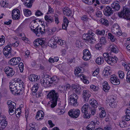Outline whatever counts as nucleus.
Instances as JSON below:
<instances>
[{"instance_id":"13","label":"nucleus","mask_w":130,"mask_h":130,"mask_svg":"<svg viewBox=\"0 0 130 130\" xmlns=\"http://www.w3.org/2000/svg\"><path fill=\"white\" fill-rule=\"evenodd\" d=\"M20 11L18 9L15 8L13 10L12 13V17L13 19H19L20 18Z\"/></svg>"},{"instance_id":"47","label":"nucleus","mask_w":130,"mask_h":130,"mask_svg":"<svg viewBox=\"0 0 130 130\" xmlns=\"http://www.w3.org/2000/svg\"><path fill=\"white\" fill-rule=\"evenodd\" d=\"M3 53L5 57L8 58L7 57L8 56V45L6 46L4 48Z\"/></svg>"},{"instance_id":"27","label":"nucleus","mask_w":130,"mask_h":130,"mask_svg":"<svg viewBox=\"0 0 130 130\" xmlns=\"http://www.w3.org/2000/svg\"><path fill=\"white\" fill-rule=\"evenodd\" d=\"M108 49L109 50H110L115 53H117L119 51L116 45L113 44L109 45L108 47Z\"/></svg>"},{"instance_id":"51","label":"nucleus","mask_w":130,"mask_h":130,"mask_svg":"<svg viewBox=\"0 0 130 130\" xmlns=\"http://www.w3.org/2000/svg\"><path fill=\"white\" fill-rule=\"evenodd\" d=\"M119 28V25L117 24H114L113 25L111 31L113 32Z\"/></svg>"},{"instance_id":"16","label":"nucleus","mask_w":130,"mask_h":130,"mask_svg":"<svg viewBox=\"0 0 130 130\" xmlns=\"http://www.w3.org/2000/svg\"><path fill=\"white\" fill-rule=\"evenodd\" d=\"M115 98L113 96L108 97L106 99V102L111 107H115L116 105V103L115 102Z\"/></svg>"},{"instance_id":"42","label":"nucleus","mask_w":130,"mask_h":130,"mask_svg":"<svg viewBox=\"0 0 130 130\" xmlns=\"http://www.w3.org/2000/svg\"><path fill=\"white\" fill-rule=\"evenodd\" d=\"M49 77L50 78V82H51V84L54 82L55 83H57L59 81V79L56 76H53L52 77H51L50 76H49Z\"/></svg>"},{"instance_id":"48","label":"nucleus","mask_w":130,"mask_h":130,"mask_svg":"<svg viewBox=\"0 0 130 130\" xmlns=\"http://www.w3.org/2000/svg\"><path fill=\"white\" fill-rule=\"evenodd\" d=\"M27 130H36V128L35 127L34 124L32 123H30L28 126H27Z\"/></svg>"},{"instance_id":"37","label":"nucleus","mask_w":130,"mask_h":130,"mask_svg":"<svg viewBox=\"0 0 130 130\" xmlns=\"http://www.w3.org/2000/svg\"><path fill=\"white\" fill-rule=\"evenodd\" d=\"M24 15L26 17H29L31 14V11L28 9H25L23 10Z\"/></svg>"},{"instance_id":"38","label":"nucleus","mask_w":130,"mask_h":130,"mask_svg":"<svg viewBox=\"0 0 130 130\" xmlns=\"http://www.w3.org/2000/svg\"><path fill=\"white\" fill-rule=\"evenodd\" d=\"M63 13L64 14L68 16L71 15L72 13V11L68 8H64L63 10Z\"/></svg>"},{"instance_id":"34","label":"nucleus","mask_w":130,"mask_h":130,"mask_svg":"<svg viewBox=\"0 0 130 130\" xmlns=\"http://www.w3.org/2000/svg\"><path fill=\"white\" fill-rule=\"evenodd\" d=\"M33 3V0H25L24 5L28 8H30L32 7Z\"/></svg>"},{"instance_id":"64","label":"nucleus","mask_w":130,"mask_h":130,"mask_svg":"<svg viewBox=\"0 0 130 130\" xmlns=\"http://www.w3.org/2000/svg\"><path fill=\"white\" fill-rule=\"evenodd\" d=\"M100 42L101 44H104L106 43L107 41L104 37H102L100 39Z\"/></svg>"},{"instance_id":"36","label":"nucleus","mask_w":130,"mask_h":130,"mask_svg":"<svg viewBox=\"0 0 130 130\" xmlns=\"http://www.w3.org/2000/svg\"><path fill=\"white\" fill-rule=\"evenodd\" d=\"M95 61L97 64L98 65H101L103 63L104 59L103 57H99L96 59Z\"/></svg>"},{"instance_id":"52","label":"nucleus","mask_w":130,"mask_h":130,"mask_svg":"<svg viewBox=\"0 0 130 130\" xmlns=\"http://www.w3.org/2000/svg\"><path fill=\"white\" fill-rule=\"evenodd\" d=\"M102 14L101 11L99 9H98L96 10V11L95 13V16L98 18H101L102 16Z\"/></svg>"},{"instance_id":"8","label":"nucleus","mask_w":130,"mask_h":130,"mask_svg":"<svg viewBox=\"0 0 130 130\" xmlns=\"http://www.w3.org/2000/svg\"><path fill=\"white\" fill-rule=\"evenodd\" d=\"M80 114V110L78 109H71L68 113L70 117L75 118H78Z\"/></svg>"},{"instance_id":"14","label":"nucleus","mask_w":130,"mask_h":130,"mask_svg":"<svg viewBox=\"0 0 130 130\" xmlns=\"http://www.w3.org/2000/svg\"><path fill=\"white\" fill-rule=\"evenodd\" d=\"M81 86L77 84H74L72 85L71 88L72 90L75 91V93L80 94L81 91Z\"/></svg>"},{"instance_id":"19","label":"nucleus","mask_w":130,"mask_h":130,"mask_svg":"<svg viewBox=\"0 0 130 130\" xmlns=\"http://www.w3.org/2000/svg\"><path fill=\"white\" fill-rule=\"evenodd\" d=\"M21 60V58L19 57H14L9 61V64L11 65L16 66L19 63Z\"/></svg>"},{"instance_id":"29","label":"nucleus","mask_w":130,"mask_h":130,"mask_svg":"<svg viewBox=\"0 0 130 130\" xmlns=\"http://www.w3.org/2000/svg\"><path fill=\"white\" fill-rule=\"evenodd\" d=\"M94 34L91 31H89L87 34H84L83 35V38L85 39L88 40L89 38L90 37V36L93 37L95 36Z\"/></svg>"},{"instance_id":"50","label":"nucleus","mask_w":130,"mask_h":130,"mask_svg":"<svg viewBox=\"0 0 130 130\" xmlns=\"http://www.w3.org/2000/svg\"><path fill=\"white\" fill-rule=\"evenodd\" d=\"M108 38L110 39V41L112 42H114L116 40L115 38L113 35L111 33H109L108 34Z\"/></svg>"},{"instance_id":"32","label":"nucleus","mask_w":130,"mask_h":130,"mask_svg":"<svg viewBox=\"0 0 130 130\" xmlns=\"http://www.w3.org/2000/svg\"><path fill=\"white\" fill-rule=\"evenodd\" d=\"M81 70L79 68H77L74 70V73L75 76L78 77L82 76V74L81 73Z\"/></svg>"},{"instance_id":"7","label":"nucleus","mask_w":130,"mask_h":130,"mask_svg":"<svg viewBox=\"0 0 130 130\" xmlns=\"http://www.w3.org/2000/svg\"><path fill=\"white\" fill-rule=\"evenodd\" d=\"M78 96L75 94H71L69 97V102L71 105L76 106L77 105V100Z\"/></svg>"},{"instance_id":"25","label":"nucleus","mask_w":130,"mask_h":130,"mask_svg":"<svg viewBox=\"0 0 130 130\" xmlns=\"http://www.w3.org/2000/svg\"><path fill=\"white\" fill-rule=\"evenodd\" d=\"M103 90L105 92H108L110 89V87L107 81L104 82L102 84Z\"/></svg>"},{"instance_id":"24","label":"nucleus","mask_w":130,"mask_h":130,"mask_svg":"<svg viewBox=\"0 0 130 130\" xmlns=\"http://www.w3.org/2000/svg\"><path fill=\"white\" fill-rule=\"evenodd\" d=\"M44 116L43 112L41 110H39L37 112L35 118L37 120L40 121L43 119Z\"/></svg>"},{"instance_id":"39","label":"nucleus","mask_w":130,"mask_h":130,"mask_svg":"<svg viewBox=\"0 0 130 130\" xmlns=\"http://www.w3.org/2000/svg\"><path fill=\"white\" fill-rule=\"evenodd\" d=\"M124 45L126 46L127 50H130V37L127 38L125 41Z\"/></svg>"},{"instance_id":"5","label":"nucleus","mask_w":130,"mask_h":130,"mask_svg":"<svg viewBox=\"0 0 130 130\" xmlns=\"http://www.w3.org/2000/svg\"><path fill=\"white\" fill-rule=\"evenodd\" d=\"M47 38H40L35 39L34 42V46L38 47L39 46H41L45 44H46Z\"/></svg>"},{"instance_id":"31","label":"nucleus","mask_w":130,"mask_h":130,"mask_svg":"<svg viewBox=\"0 0 130 130\" xmlns=\"http://www.w3.org/2000/svg\"><path fill=\"white\" fill-rule=\"evenodd\" d=\"M80 80L85 84H88L89 83V80L87 79V77L84 74H82L80 77Z\"/></svg>"},{"instance_id":"53","label":"nucleus","mask_w":130,"mask_h":130,"mask_svg":"<svg viewBox=\"0 0 130 130\" xmlns=\"http://www.w3.org/2000/svg\"><path fill=\"white\" fill-rule=\"evenodd\" d=\"M82 113H84L83 117L84 118L86 119H89L90 118L91 115L88 112V111L82 112Z\"/></svg>"},{"instance_id":"6","label":"nucleus","mask_w":130,"mask_h":130,"mask_svg":"<svg viewBox=\"0 0 130 130\" xmlns=\"http://www.w3.org/2000/svg\"><path fill=\"white\" fill-rule=\"evenodd\" d=\"M42 77L41 78V84L42 86L47 87L50 86V84H51V82H50V78L48 75H46Z\"/></svg>"},{"instance_id":"61","label":"nucleus","mask_w":130,"mask_h":130,"mask_svg":"<svg viewBox=\"0 0 130 130\" xmlns=\"http://www.w3.org/2000/svg\"><path fill=\"white\" fill-rule=\"evenodd\" d=\"M47 30V32L48 33H49L48 34H49L50 35H51L52 34V32H53L56 31L57 30V29L56 27H53L51 29V31H50L49 28Z\"/></svg>"},{"instance_id":"57","label":"nucleus","mask_w":130,"mask_h":130,"mask_svg":"<svg viewBox=\"0 0 130 130\" xmlns=\"http://www.w3.org/2000/svg\"><path fill=\"white\" fill-rule=\"evenodd\" d=\"M95 32L97 35H104L105 33V31L104 30H102L101 31L98 29L96 30Z\"/></svg>"},{"instance_id":"20","label":"nucleus","mask_w":130,"mask_h":130,"mask_svg":"<svg viewBox=\"0 0 130 130\" xmlns=\"http://www.w3.org/2000/svg\"><path fill=\"white\" fill-rule=\"evenodd\" d=\"M9 113L10 115H13L14 113V111L15 109V104L13 102L11 101H9Z\"/></svg>"},{"instance_id":"2","label":"nucleus","mask_w":130,"mask_h":130,"mask_svg":"<svg viewBox=\"0 0 130 130\" xmlns=\"http://www.w3.org/2000/svg\"><path fill=\"white\" fill-rule=\"evenodd\" d=\"M47 92L46 98L50 100L48 104L52 108H54L57 105V100L58 97V94L54 90Z\"/></svg>"},{"instance_id":"23","label":"nucleus","mask_w":130,"mask_h":130,"mask_svg":"<svg viewBox=\"0 0 130 130\" xmlns=\"http://www.w3.org/2000/svg\"><path fill=\"white\" fill-rule=\"evenodd\" d=\"M103 12L104 15L107 16H109L112 15L113 12L111 8L108 6H107L105 7Z\"/></svg>"},{"instance_id":"15","label":"nucleus","mask_w":130,"mask_h":130,"mask_svg":"<svg viewBox=\"0 0 130 130\" xmlns=\"http://www.w3.org/2000/svg\"><path fill=\"white\" fill-rule=\"evenodd\" d=\"M43 30L44 31L42 30L41 28L39 26H38V27L36 28L35 30L33 32L37 36L39 37L44 34L45 32L47 31V30L45 28H44Z\"/></svg>"},{"instance_id":"30","label":"nucleus","mask_w":130,"mask_h":130,"mask_svg":"<svg viewBox=\"0 0 130 130\" xmlns=\"http://www.w3.org/2000/svg\"><path fill=\"white\" fill-rule=\"evenodd\" d=\"M90 90L92 92H97L99 89L98 86L93 84H91L90 86Z\"/></svg>"},{"instance_id":"33","label":"nucleus","mask_w":130,"mask_h":130,"mask_svg":"<svg viewBox=\"0 0 130 130\" xmlns=\"http://www.w3.org/2000/svg\"><path fill=\"white\" fill-rule=\"evenodd\" d=\"M100 23L101 24L106 26H108L109 24L108 21L107 19L104 18H101L100 20Z\"/></svg>"},{"instance_id":"4","label":"nucleus","mask_w":130,"mask_h":130,"mask_svg":"<svg viewBox=\"0 0 130 130\" xmlns=\"http://www.w3.org/2000/svg\"><path fill=\"white\" fill-rule=\"evenodd\" d=\"M118 15L119 17L130 20V10L128 9L124 8L122 11L118 13Z\"/></svg>"},{"instance_id":"3","label":"nucleus","mask_w":130,"mask_h":130,"mask_svg":"<svg viewBox=\"0 0 130 130\" xmlns=\"http://www.w3.org/2000/svg\"><path fill=\"white\" fill-rule=\"evenodd\" d=\"M103 56L107 63L111 66L113 65L118 60V59L116 56H109L107 53H104Z\"/></svg>"},{"instance_id":"10","label":"nucleus","mask_w":130,"mask_h":130,"mask_svg":"<svg viewBox=\"0 0 130 130\" xmlns=\"http://www.w3.org/2000/svg\"><path fill=\"white\" fill-rule=\"evenodd\" d=\"M91 95V93L89 90H84L83 91L82 97L85 102H86L88 101Z\"/></svg>"},{"instance_id":"45","label":"nucleus","mask_w":130,"mask_h":130,"mask_svg":"<svg viewBox=\"0 0 130 130\" xmlns=\"http://www.w3.org/2000/svg\"><path fill=\"white\" fill-rule=\"evenodd\" d=\"M98 122L97 121H92L88 125V127H91L94 128L96 124H98Z\"/></svg>"},{"instance_id":"54","label":"nucleus","mask_w":130,"mask_h":130,"mask_svg":"<svg viewBox=\"0 0 130 130\" xmlns=\"http://www.w3.org/2000/svg\"><path fill=\"white\" fill-rule=\"evenodd\" d=\"M38 85L37 84H35L32 87L31 89L33 92H35L38 90Z\"/></svg>"},{"instance_id":"21","label":"nucleus","mask_w":130,"mask_h":130,"mask_svg":"<svg viewBox=\"0 0 130 130\" xmlns=\"http://www.w3.org/2000/svg\"><path fill=\"white\" fill-rule=\"evenodd\" d=\"M99 112L98 114L99 117L101 118H103L106 116V113L104 108L102 107L99 106L98 108Z\"/></svg>"},{"instance_id":"17","label":"nucleus","mask_w":130,"mask_h":130,"mask_svg":"<svg viewBox=\"0 0 130 130\" xmlns=\"http://www.w3.org/2000/svg\"><path fill=\"white\" fill-rule=\"evenodd\" d=\"M39 24L36 20L32 21L30 23L29 27L30 30L32 32L35 30L36 28H38Z\"/></svg>"},{"instance_id":"49","label":"nucleus","mask_w":130,"mask_h":130,"mask_svg":"<svg viewBox=\"0 0 130 130\" xmlns=\"http://www.w3.org/2000/svg\"><path fill=\"white\" fill-rule=\"evenodd\" d=\"M100 68H96L95 70L92 72V75L93 76H96L99 73Z\"/></svg>"},{"instance_id":"12","label":"nucleus","mask_w":130,"mask_h":130,"mask_svg":"<svg viewBox=\"0 0 130 130\" xmlns=\"http://www.w3.org/2000/svg\"><path fill=\"white\" fill-rule=\"evenodd\" d=\"M110 81L113 85H118L120 83V81L117 76L116 75L113 74L111 75L110 78Z\"/></svg>"},{"instance_id":"9","label":"nucleus","mask_w":130,"mask_h":130,"mask_svg":"<svg viewBox=\"0 0 130 130\" xmlns=\"http://www.w3.org/2000/svg\"><path fill=\"white\" fill-rule=\"evenodd\" d=\"M58 39V37L54 36L52 37L48 42L47 41L46 44L52 48H55L56 47V44Z\"/></svg>"},{"instance_id":"18","label":"nucleus","mask_w":130,"mask_h":130,"mask_svg":"<svg viewBox=\"0 0 130 130\" xmlns=\"http://www.w3.org/2000/svg\"><path fill=\"white\" fill-rule=\"evenodd\" d=\"M111 74V68L109 66H107L105 68L103 71V74L105 78H108Z\"/></svg>"},{"instance_id":"41","label":"nucleus","mask_w":130,"mask_h":130,"mask_svg":"<svg viewBox=\"0 0 130 130\" xmlns=\"http://www.w3.org/2000/svg\"><path fill=\"white\" fill-rule=\"evenodd\" d=\"M3 121L0 122V129H3L7 125V122L3 120Z\"/></svg>"},{"instance_id":"1","label":"nucleus","mask_w":130,"mask_h":130,"mask_svg":"<svg viewBox=\"0 0 130 130\" xmlns=\"http://www.w3.org/2000/svg\"><path fill=\"white\" fill-rule=\"evenodd\" d=\"M17 82L16 86L15 82L13 80L11 81L9 84L10 91L14 95L19 94L20 92L24 90L25 87V84L21 80L18 79Z\"/></svg>"},{"instance_id":"28","label":"nucleus","mask_w":130,"mask_h":130,"mask_svg":"<svg viewBox=\"0 0 130 130\" xmlns=\"http://www.w3.org/2000/svg\"><path fill=\"white\" fill-rule=\"evenodd\" d=\"M89 104L92 107H97L98 105V103L94 99H92L89 101Z\"/></svg>"},{"instance_id":"22","label":"nucleus","mask_w":130,"mask_h":130,"mask_svg":"<svg viewBox=\"0 0 130 130\" xmlns=\"http://www.w3.org/2000/svg\"><path fill=\"white\" fill-rule=\"evenodd\" d=\"M111 7L115 11L119 10L120 8L119 2L117 1L113 2L111 5Z\"/></svg>"},{"instance_id":"60","label":"nucleus","mask_w":130,"mask_h":130,"mask_svg":"<svg viewBox=\"0 0 130 130\" xmlns=\"http://www.w3.org/2000/svg\"><path fill=\"white\" fill-rule=\"evenodd\" d=\"M2 3H1V5L2 6H3L4 8H5L7 7L8 5V3H7L6 0H2Z\"/></svg>"},{"instance_id":"56","label":"nucleus","mask_w":130,"mask_h":130,"mask_svg":"<svg viewBox=\"0 0 130 130\" xmlns=\"http://www.w3.org/2000/svg\"><path fill=\"white\" fill-rule=\"evenodd\" d=\"M21 112V111L20 108H18L15 110V113L17 117L20 116Z\"/></svg>"},{"instance_id":"11","label":"nucleus","mask_w":130,"mask_h":130,"mask_svg":"<svg viewBox=\"0 0 130 130\" xmlns=\"http://www.w3.org/2000/svg\"><path fill=\"white\" fill-rule=\"evenodd\" d=\"M83 59L85 61L89 60L91 57V54L90 51L87 49L84 50L83 51Z\"/></svg>"},{"instance_id":"43","label":"nucleus","mask_w":130,"mask_h":130,"mask_svg":"<svg viewBox=\"0 0 130 130\" xmlns=\"http://www.w3.org/2000/svg\"><path fill=\"white\" fill-rule=\"evenodd\" d=\"M89 107V106L88 104H85L82 107V112L88 111Z\"/></svg>"},{"instance_id":"63","label":"nucleus","mask_w":130,"mask_h":130,"mask_svg":"<svg viewBox=\"0 0 130 130\" xmlns=\"http://www.w3.org/2000/svg\"><path fill=\"white\" fill-rule=\"evenodd\" d=\"M5 38L3 35L2 36V37L0 38V46L3 45L5 42Z\"/></svg>"},{"instance_id":"26","label":"nucleus","mask_w":130,"mask_h":130,"mask_svg":"<svg viewBox=\"0 0 130 130\" xmlns=\"http://www.w3.org/2000/svg\"><path fill=\"white\" fill-rule=\"evenodd\" d=\"M29 80L32 82H36L40 78L39 76L35 74H31L29 76Z\"/></svg>"},{"instance_id":"62","label":"nucleus","mask_w":130,"mask_h":130,"mask_svg":"<svg viewBox=\"0 0 130 130\" xmlns=\"http://www.w3.org/2000/svg\"><path fill=\"white\" fill-rule=\"evenodd\" d=\"M114 34L116 35L117 36H120L122 35L121 31L119 28L118 29L116 30L115 32H113Z\"/></svg>"},{"instance_id":"46","label":"nucleus","mask_w":130,"mask_h":130,"mask_svg":"<svg viewBox=\"0 0 130 130\" xmlns=\"http://www.w3.org/2000/svg\"><path fill=\"white\" fill-rule=\"evenodd\" d=\"M118 75L121 79H123L125 77L124 72L122 71L119 70L118 71Z\"/></svg>"},{"instance_id":"35","label":"nucleus","mask_w":130,"mask_h":130,"mask_svg":"<svg viewBox=\"0 0 130 130\" xmlns=\"http://www.w3.org/2000/svg\"><path fill=\"white\" fill-rule=\"evenodd\" d=\"M69 23L68 19L65 17H63V23L62 25V28L66 29Z\"/></svg>"},{"instance_id":"58","label":"nucleus","mask_w":130,"mask_h":130,"mask_svg":"<svg viewBox=\"0 0 130 130\" xmlns=\"http://www.w3.org/2000/svg\"><path fill=\"white\" fill-rule=\"evenodd\" d=\"M58 44L61 45H63L66 44V42L65 41L62 40L61 39H58L57 41Z\"/></svg>"},{"instance_id":"44","label":"nucleus","mask_w":130,"mask_h":130,"mask_svg":"<svg viewBox=\"0 0 130 130\" xmlns=\"http://www.w3.org/2000/svg\"><path fill=\"white\" fill-rule=\"evenodd\" d=\"M44 18L45 20L49 23H52L54 21L53 17L51 16L46 15L44 17Z\"/></svg>"},{"instance_id":"40","label":"nucleus","mask_w":130,"mask_h":130,"mask_svg":"<svg viewBox=\"0 0 130 130\" xmlns=\"http://www.w3.org/2000/svg\"><path fill=\"white\" fill-rule=\"evenodd\" d=\"M126 123L124 121L121 120L117 122V124L121 127H126Z\"/></svg>"},{"instance_id":"55","label":"nucleus","mask_w":130,"mask_h":130,"mask_svg":"<svg viewBox=\"0 0 130 130\" xmlns=\"http://www.w3.org/2000/svg\"><path fill=\"white\" fill-rule=\"evenodd\" d=\"M14 71L12 68L9 67V76L11 77L14 74Z\"/></svg>"},{"instance_id":"59","label":"nucleus","mask_w":130,"mask_h":130,"mask_svg":"<svg viewBox=\"0 0 130 130\" xmlns=\"http://www.w3.org/2000/svg\"><path fill=\"white\" fill-rule=\"evenodd\" d=\"M57 112L59 115L63 114L65 112V110L63 107L61 109H59L57 110Z\"/></svg>"}]
</instances>
